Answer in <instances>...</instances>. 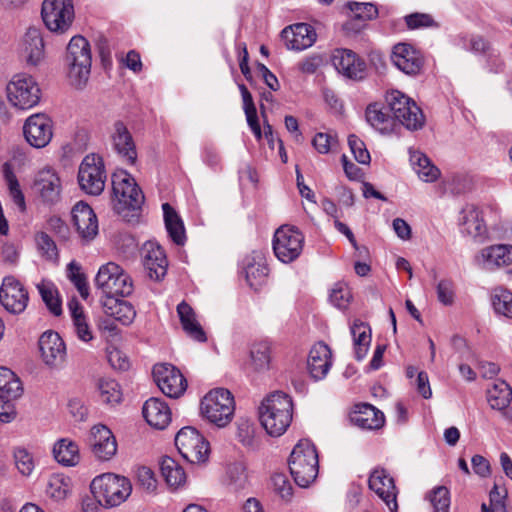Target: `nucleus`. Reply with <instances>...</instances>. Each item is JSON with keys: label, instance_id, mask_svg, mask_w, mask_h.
<instances>
[{"label": "nucleus", "instance_id": "obj_31", "mask_svg": "<svg viewBox=\"0 0 512 512\" xmlns=\"http://www.w3.org/2000/svg\"><path fill=\"white\" fill-rule=\"evenodd\" d=\"M142 413L146 422L158 430L165 429L171 422V410L160 398L148 399L143 405Z\"/></svg>", "mask_w": 512, "mask_h": 512}, {"label": "nucleus", "instance_id": "obj_42", "mask_svg": "<svg viewBox=\"0 0 512 512\" xmlns=\"http://www.w3.org/2000/svg\"><path fill=\"white\" fill-rule=\"evenodd\" d=\"M23 388L20 379L7 367H0V399L13 401L20 397Z\"/></svg>", "mask_w": 512, "mask_h": 512}, {"label": "nucleus", "instance_id": "obj_38", "mask_svg": "<svg viewBox=\"0 0 512 512\" xmlns=\"http://www.w3.org/2000/svg\"><path fill=\"white\" fill-rule=\"evenodd\" d=\"M350 332L353 338L355 358L361 361L366 357L371 344V328L367 323L356 319L350 326Z\"/></svg>", "mask_w": 512, "mask_h": 512}, {"label": "nucleus", "instance_id": "obj_32", "mask_svg": "<svg viewBox=\"0 0 512 512\" xmlns=\"http://www.w3.org/2000/svg\"><path fill=\"white\" fill-rule=\"evenodd\" d=\"M350 418L356 426L365 430L380 429L385 423L383 412L366 403L357 405Z\"/></svg>", "mask_w": 512, "mask_h": 512}, {"label": "nucleus", "instance_id": "obj_8", "mask_svg": "<svg viewBox=\"0 0 512 512\" xmlns=\"http://www.w3.org/2000/svg\"><path fill=\"white\" fill-rule=\"evenodd\" d=\"M385 100L394 122L398 121L405 128L412 131L423 127L425 117L411 98L398 90H392L386 94Z\"/></svg>", "mask_w": 512, "mask_h": 512}, {"label": "nucleus", "instance_id": "obj_41", "mask_svg": "<svg viewBox=\"0 0 512 512\" xmlns=\"http://www.w3.org/2000/svg\"><path fill=\"white\" fill-rule=\"evenodd\" d=\"M165 227L171 240L177 245H183L186 240L185 228L181 218L169 203L162 205Z\"/></svg>", "mask_w": 512, "mask_h": 512}, {"label": "nucleus", "instance_id": "obj_11", "mask_svg": "<svg viewBox=\"0 0 512 512\" xmlns=\"http://www.w3.org/2000/svg\"><path fill=\"white\" fill-rule=\"evenodd\" d=\"M180 455L192 464L204 463L210 454L209 442L193 427H183L175 437Z\"/></svg>", "mask_w": 512, "mask_h": 512}, {"label": "nucleus", "instance_id": "obj_30", "mask_svg": "<svg viewBox=\"0 0 512 512\" xmlns=\"http://www.w3.org/2000/svg\"><path fill=\"white\" fill-rule=\"evenodd\" d=\"M241 268L247 284L254 289H257L268 275V267L261 252L253 251L247 255L242 260Z\"/></svg>", "mask_w": 512, "mask_h": 512}, {"label": "nucleus", "instance_id": "obj_19", "mask_svg": "<svg viewBox=\"0 0 512 512\" xmlns=\"http://www.w3.org/2000/svg\"><path fill=\"white\" fill-rule=\"evenodd\" d=\"M107 133L112 149L128 164H134L137 159L136 146L126 124L116 120L107 128Z\"/></svg>", "mask_w": 512, "mask_h": 512}, {"label": "nucleus", "instance_id": "obj_17", "mask_svg": "<svg viewBox=\"0 0 512 512\" xmlns=\"http://www.w3.org/2000/svg\"><path fill=\"white\" fill-rule=\"evenodd\" d=\"M33 190L44 204L55 205L61 200L62 181L54 169L43 168L35 175Z\"/></svg>", "mask_w": 512, "mask_h": 512}, {"label": "nucleus", "instance_id": "obj_28", "mask_svg": "<svg viewBox=\"0 0 512 512\" xmlns=\"http://www.w3.org/2000/svg\"><path fill=\"white\" fill-rule=\"evenodd\" d=\"M391 60L400 71L407 75L419 73L423 64L420 53L407 43H399L394 46Z\"/></svg>", "mask_w": 512, "mask_h": 512}, {"label": "nucleus", "instance_id": "obj_48", "mask_svg": "<svg viewBox=\"0 0 512 512\" xmlns=\"http://www.w3.org/2000/svg\"><path fill=\"white\" fill-rule=\"evenodd\" d=\"M70 491V479L60 474H54L49 478L46 495L56 501L66 498Z\"/></svg>", "mask_w": 512, "mask_h": 512}, {"label": "nucleus", "instance_id": "obj_36", "mask_svg": "<svg viewBox=\"0 0 512 512\" xmlns=\"http://www.w3.org/2000/svg\"><path fill=\"white\" fill-rule=\"evenodd\" d=\"M68 309L77 338L83 342L91 341L94 335L83 306L75 298H72L68 302Z\"/></svg>", "mask_w": 512, "mask_h": 512}, {"label": "nucleus", "instance_id": "obj_54", "mask_svg": "<svg viewBox=\"0 0 512 512\" xmlns=\"http://www.w3.org/2000/svg\"><path fill=\"white\" fill-rule=\"evenodd\" d=\"M228 485L234 490L242 489L248 482L246 467L241 462L230 464L227 469Z\"/></svg>", "mask_w": 512, "mask_h": 512}, {"label": "nucleus", "instance_id": "obj_20", "mask_svg": "<svg viewBox=\"0 0 512 512\" xmlns=\"http://www.w3.org/2000/svg\"><path fill=\"white\" fill-rule=\"evenodd\" d=\"M332 64L347 79L360 81L367 75L366 62L350 49H336L332 55Z\"/></svg>", "mask_w": 512, "mask_h": 512}, {"label": "nucleus", "instance_id": "obj_55", "mask_svg": "<svg viewBox=\"0 0 512 512\" xmlns=\"http://www.w3.org/2000/svg\"><path fill=\"white\" fill-rule=\"evenodd\" d=\"M356 19L370 21L378 16V8L371 2L350 1L346 4Z\"/></svg>", "mask_w": 512, "mask_h": 512}, {"label": "nucleus", "instance_id": "obj_23", "mask_svg": "<svg viewBox=\"0 0 512 512\" xmlns=\"http://www.w3.org/2000/svg\"><path fill=\"white\" fill-rule=\"evenodd\" d=\"M368 485L369 489L386 504L391 512L397 511V489L394 479L385 469H374L369 476Z\"/></svg>", "mask_w": 512, "mask_h": 512}, {"label": "nucleus", "instance_id": "obj_3", "mask_svg": "<svg viewBox=\"0 0 512 512\" xmlns=\"http://www.w3.org/2000/svg\"><path fill=\"white\" fill-rule=\"evenodd\" d=\"M92 56L89 42L82 36L71 38L65 57L67 77L72 86L83 87L90 76Z\"/></svg>", "mask_w": 512, "mask_h": 512}, {"label": "nucleus", "instance_id": "obj_5", "mask_svg": "<svg viewBox=\"0 0 512 512\" xmlns=\"http://www.w3.org/2000/svg\"><path fill=\"white\" fill-rule=\"evenodd\" d=\"M234 410L233 395L225 388L209 391L200 403L201 416L219 428L227 426L232 421Z\"/></svg>", "mask_w": 512, "mask_h": 512}, {"label": "nucleus", "instance_id": "obj_43", "mask_svg": "<svg viewBox=\"0 0 512 512\" xmlns=\"http://www.w3.org/2000/svg\"><path fill=\"white\" fill-rule=\"evenodd\" d=\"M487 400L491 408L506 409L512 400V389L503 380H496L487 391Z\"/></svg>", "mask_w": 512, "mask_h": 512}, {"label": "nucleus", "instance_id": "obj_4", "mask_svg": "<svg viewBox=\"0 0 512 512\" xmlns=\"http://www.w3.org/2000/svg\"><path fill=\"white\" fill-rule=\"evenodd\" d=\"M90 488L95 499L104 507L122 504L132 492L130 480L114 473H104L95 477Z\"/></svg>", "mask_w": 512, "mask_h": 512}, {"label": "nucleus", "instance_id": "obj_47", "mask_svg": "<svg viewBox=\"0 0 512 512\" xmlns=\"http://www.w3.org/2000/svg\"><path fill=\"white\" fill-rule=\"evenodd\" d=\"M37 288L49 311L55 316L61 315L62 305L55 285L49 281H42L37 285Z\"/></svg>", "mask_w": 512, "mask_h": 512}, {"label": "nucleus", "instance_id": "obj_57", "mask_svg": "<svg viewBox=\"0 0 512 512\" xmlns=\"http://www.w3.org/2000/svg\"><path fill=\"white\" fill-rule=\"evenodd\" d=\"M437 300L444 306H452L455 302V284L451 279H441L436 285Z\"/></svg>", "mask_w": 512, "mask_h": 512}, {"label": "nucleus", "instance_id": "obj_35", "mask_svg": "<svg viewBox=\"0 0 512 512\" xmlns=\"http://www.w3.org/2000/svg\"><path fill=\"white\" fill-rule=\"evenodd\" d=\"M23 57L27 64L36 66L44 59V43L36 28L27 30L23 41Z\"/></svg>", "mask_w": 512, "mask_h": 512}, {"label": "nucleus", "instance_id": "obj_45", "mask_svg": "<svg viewBox=\"0 0 512 512\" xmlns=\"http://www.w3.org/2000/svg\"><path fill=\"white\" fill-rule=\"evenodd\" d=\"M236 437L245 447L256 450L260 446V440L256 436V427L253 421L240 418L237 423Z\"/></svg>", "mask_w": 512, "mask_h": 512}, {"label": "nucleus", "instance_id": "obj_1", "mask_svg": "<svg viewBox=\"0 0 512 512\" xmlns=\"http://www.w3.org/2000/svg\"><path fill=\"white\" fill-rule=\"evenodd\" d=\"M293 417V401L290 395L276 391L269 394L259 407L260 423L272 437H279L290 426Z\"/></svg>", "mask_w": 512, "mask_h": 512}, {"label": "nucleus", "instance_id": "obj_60", "mask_svg": "<svg viewBox=\"0 0 512 512\" xmlns=\"http://www.w3.org/2000/svg\"><path fill=\"white\" fill-rule=\"evenodd\" d=\"M348 145L355 160L360 164H369L370 154L364 144V142L356 135H350L348 137Z\"/></svg>", "mask_w": 512, "mask_h": 512}, {"label": "nucleus", "instance_id": "obj_52", "mask_svg": "<svg viewBox=\"0 0 512 512\" xmlns=\"http://www.w3.org/2000/svg\"><path fill=\"white\" fill-rule=\"evenodd\" d=\"M4 176L8 185L9 194L13 202L21 211L26 208L25 197L15 174L9 169L8 164L4 165Z\"/></svg>", "mask_w": 512, "mask_h": 512}, {"label": "nucleus", "instance_id": "obj_39", "mask_svg": "<svg viewBox=\"0 0 512 512\" xmlns=\"http://www.w3.org/2000/svg\"><path fill=\"white\" fill-rule=\"evenodd\" d=\"M410 163L418 177L424 182H434L440 176V170L420 151L410 150Z\"/></svg>", "mask_w": 512, "mask_h": 512}, {"label": "nucleus", "instance_id": "obj_56", "mask_svg": "<svg viewBox=\"0 0 512 512\" xmlns=\"http://www.w3.org/2000/svg\"><path fill=\"white\" fill-rule=\"evenodd\" d=\"M352 300V294L348 285L344 282L334 284L330 293L331 303L338 309H347Z\"/></svg>", "mask_w": 512, "mask_h": 512}, {"label": "nucleus", "instance_id": "obj_6", "mask_svg": "<svg viewBox=\"0 0 512 512\" xmlns=\"http://www.w3.org/2000/svg\"><path fill=\"white\" fill-rule=\"evenodd\" d=\"M95 285L106 298L128 297L134 290L131 276L114 262H108L99 268Z\"/></svg>", "mask_w": 512, "mask_h": 512}, {"label": "nucleus", "instance_id": "obj_24", "mask_svg": "<svg viewBox=\"0 0 512 512\" xmlns=\"http://www.w3.org/2000/svg\"><path fill=\"white\" fill-rule=\"evenodd\" d=\"M72 221L78 236L84 242L92 241L98 234V219L93 209L82 201L72 208Z\"/></svg>", "mask_w": 512, "mask_h": 512}, {"label": "nucleus", "instance_id": "obj_49", "mask_svg": "<svg viewBox=\"0 0 512 512\" xmlns=\"http://www.w3.org/2000/svg\"><path fill=\"white\" fill-rule=\"evenodd\" d=\"M100 400L105 404H118L122 399L119 384L113 379H101L98 383Z\"/></svg>", "mask_w": 512, "mask_h": 512}, {"label": "nucleus", "instance_id": "obj_21", "mask_svg": "<svg viewBox=\"0 0 512 512\" xmlns=\"http://www.w3.org/2000/svg\"><path fill=\"white\" fill-rule=\"evenodd\" d=\"M89 445L93 456L99 461L111 460L118 447L114 434L103 424H97L91 428Z\"/></svg>", "mask_w": 512, "mask_h": 512}, {"label": "nucleus", "instance_id": "obj_53", "mask_svg": "<svg viewBox=\"0 0 512 512\" xmlns=\"http://www.w3.org/2000/svg\"><path fill=\"white\" fill-rule=\"evenodd\" d=\"M67 277L74 284L81 297L87 299L89 296V287L86 277L81 271V266L78 263L72 261L68 264Z\"/></svg>", "mask_w": 512, "mask_h": 512}, {"label": "nucleus", "instance_id": "obj_25", "mask_svg": "<svg viewBox=\"0 0 512 512\" xmlns=\"http://www.w3.org/2000/svg\"><path fill=\"white\" fill-rule=\"evenodd\" d=\"M44 363L51 368L61 367L66 359V346L57 332L46 331L39 338Z\"/></svg>", "mask_w": 512, "mask_h": 512}, {"label": "nucleus", "instance_id": "obj_9", "mask_svg": "<svg viewBox=\"0 0 512 512\" xmlns=\"http://www.w3.org/2000/svg\"><path fill=\"white\" fill-rule=\"evenodd\" d=\"M40 88L35 79L25 73L15 74L6 86L9 103L19 109H30L40 101Z\"/></svg>", "mask_w": 512, "mask_h": 512}, {"label": "nucleus", "instance_id": "obj_46", "mask_svg": "<svg viewBox=\"0 0 512 512\" xmlns=\"http://www.w3.org/2000/svg\"><path fill=\"white\" fill-rule=\"evenodd\" d=\"M250 358L256 371H266L271 365V345L267 341L254 343L250 349Z\"/></svg>", "mask_w": 512, "mask_h": 512}, {"label": "nucleus", "instance_id": "obj_14", "mask_svg": "<svg viewBox=\"0 0 512 512\" xmlns=\"http://www.w3.org/2000/svg\"><path fill=\"white\" fill-rule=\"evenodd\" d=\"M153 377L162 393L170 398H178L186 391V379L180 370L171 364L154 365Z\"/></svg>", "mask_w": 512, "mask_h": 512}, {"label": "nucleus", "instance_id": "obj_18", "mask_svg": "<svg viewBox=\"0 0 512 512\" xmlns=\"http://www.w3.org/2000/svg\"><path fill=\"white\" fill-rule=\"evenodd\" d=\"M473 263L479 269L493 272L501 267L512 264V245L494 244L479 250Z\"/></svg>", "mask_w": 512, "mask_h": 512}, {"label": "nucleus", "instance_id": "obj_62", "mask_svg": "<svg viewBox=\"0 0 512 512\" xmlns=\"http://www.w3.org/2000/svg\"><path fill=\"white\" fill-rule=\"evenodd\" d=\"M504 498L505 495H502L494 486L490 491L489 504H482V512H507Z\"/></svg>", "mask_w": 512, "mask_h": 512}, {"label": "nucleus", "instance_id": "obj_50", "mask_svg": "<svg viewBox=\"0 0 512 512\" xmlns=\"http://www.w3.org/2000/svg\"><path fill=\"white\" fill-rule=\"evenodd\" d=\"M492 304L495 312L506 318L512 319V292L498 288L494 291Z\"/></svg>", "mask_w": 512, "mask_h": 512}, {"label": "nucleus", "instance_id": "obj_63", "mask_svg": "<svg viewBox=\"0 0 512 512\" xmlns=\"http://www.w3.org/2000/svg\"><path fill=\"white\" fill-rule=\"evenodd\" d=\"M405 22L410 29L431 27L435 24L432 16L426 13H412L405 16Z\"/></svg>", "mask_w": 512, "mask_h": 512}, {"label": "nucleus", "instance_id": "obj_12", "mask_svg": "<svg viewBox=\"0 0 512 512\" xmlns=\"http://www.w3.org/2000/svg\"><path fill=\"white\" fill-rule=\"evenodd\" d=\"M106 181V172L103 159L96 154H89L82 160L78 182L83 191L90 195H99L103 192Z\"/></svg>", "mask_w": 512, "mask_h": 512}, {"label": "nucleus", "instance_id": "obj_16", "mask_svg": "<svg viewBox=\"0 0 512 512\" xmlns=\"http://www.w3.org/2000/svg\"><path fill=\"white\" fill-rule=\"evenodd\" d=\"M458 224L460 232L471 237L478 243H483L488 235L483 211L475 204H466L459 212Z\"/></svg>", "mask_w": 512, "mask_h": 512}, {"label": "nucleus", "instance_id": "obj_59", "mask_svg": "<svg viewBox=\"0 0 512 512\" xmlns=\"http://www.w3.org/2000/svg\"><path fill=\"white\" fill-rule=\"evenodd\" d=\"M272 487L282 499L288 501L293 494V488L286 475L282 473H275L271 477Z\"/></svg>", "mask_w": 512, "mask_h": 512}, {"label": "nucleus", "instance_id": "obj_33", "mask_svg": "<svg viewBox=\"0 0 512 512\" xmlns=\"http://www.w3.org/2000/svg\"><path fill=\"white\" fill-rule=\"evenodd\" d=\"M177 314L185 333L193 340L205 342L207 340L206 333L197 320L193 308L182 301L177 305Z\"/></svg>", "mask_w": 512, "mask_h": 512}, {"label": "nucleus", "instance_id": "obj_13", "mask_svg": "<svg viewBox=\"0 0 512 512\" xmlns=\"http://www.w3.org/2000/svg\"><path fill=\"white\" fill-rule=\"evenodd\" d=\"M45 26L56 33L66 32L74 20L72 0H44L41 11Z\"/></svg>", "mask_w": 512, "mask_h": 512}, {"label": "nucleus", "instance_id": "obj_7", "mask_svg": "<svg viewBox=\"0 0 512 512\" xmlns=\"http://www.w3.org/2000/svg\"><path fill=\"white\" fill-rule=\"evenodd\" d=\"M114 208L121 214L125 210L140 209L144 195L135 179L125 170H118L112 175Z\"/></svg>", "mask_w": 512, "mask_h": 512}, {"label": "nucleus", "instance_id": "obj_34", "mask_svg": "<svg viewBox=\"0 0 512 512\" xmlns=\"http://www.w3.org/2000/svg\"><path fill=\"white\" fill-rule=\"evenodd\" d=\"M365 117L368 124L381 133H390L394 129L395 122L388 105L369 104L365 110Z\"/></svg>", "mask_w": 512, "mask_h": 512}, {"label": "nucleus", "instance_id": "obj_61", "mask_svg": "<svg viewBox=\"0 0 512 512\" xmlns=\"http://www.w3.org/2000/svg\"><path fill=\"white\" fill-rule=\"evenodd\" d=\"M313 147L321 154H327L338 145L337 138L328 133H317L312 140Z\"/></svg>", "mask_w": 512, "mask_h": 512}, {"label": "nucleus", "instance_id": "obj_22", "mask_svg": "<svg viewBox=\"0 0 512 512\" xmlns=\"http://www.w3.org/2000/svg\"><path fill=\"white\" fill-rule=\"evenodd\" d=\"M23 132L32 147L43 148L53 136L52 120L45 114L31 115L24 124Z\"/></svg>", "mask_w": 512, "mask_h": 512}, {"label": "nucleus", "instance_id": "obj_64", "mask_svg": "<svg viewBox=\"0 0 512 512\" xmlns=\"http://www.w3.org/2000/svg\"><path fill=\"white\" fill-rule=\"evenodd\" d=\"M36 242L39 250L48 259H53L57 256V248L54 241L44 232H41L36 237Z\"/></svg>", "mask_w": 512, "mask_h": 512}, {"label": "nucleus", "instance_id": "obj_10", "mask_svg": "<svg viewBox=\"0 0 512 512\" xmlns=\"http://www.w3.org/2000/svg\"><path fill=\"white\" fill-rule=\"evenodd\" d=\"M305 237L290 225L279 227L273 238V251L278 260L288 264L298 259L303 251Z\"/></svg>", "mask_w": 512, "mask_h": 512}, {"label": "nucleus", "instance_id": "obj_58", "mask_svg": "<svg viewBox=\"0 0 512 512\" xmlns=\"http://www.w3.org/2000/svg\"><path fill=\"white\" fill-rule=\"evenodd\" d=\"M429 500L435 512H449L450 496L449 491L444 486H439L432 490Z\"/></svg>", "mask_w": 512, "mask_h": 512}, {"label": "nucleus", "instance_id": "obj_40", "mask_svg": "<svg viewBox=\"0 0 512 512\" xmlns=\"http://www.w3.org/2000/svg\"><path fill=\"white\" fill-rule=\"evenodd\" d=\"M53 455L59 464L67 467L77 465L80 460L78 445L68 438H62L55 443Z\"/></svg>", "mask_w": 512, "mask_h": 512}, {"label": "nucleus", "instance_id": "obj_29", "mask_svg": "<svg viewBox=\"0 0 512 512\" xmlns=\"http://www.w3.org/2000/svg\"><path fill=\"white\" fill-rule=\"evenodd\" d=\"M332 366V353L329 346L323 342L315 344L309 352L307 368L311 377L322 380Z\"/></svg>", "mask_w": 512, "mask_h": 512}, {"label": "nucleus", "instance_id": "obj_37", "mask_svg": "<svg viewBox=\"0 0 512 512\" xmlns=\"http://www.w3.org/2000/svg\"><path fill=\"white\" fill-rule=\"evenodd\" d=\"M103 309L106 315L113 317L123 325L131 324L136 316V311L132 304L117 297L105 298Z\"/></svg>", "mask_w": 512, "mask_h": 512}, {"label": "nucleus", "instance_id": "obj_27", "mask_svg": "<svg viewBox=\"0 0 512 512\" xmlns=\"http://www.w3.org/2000/svg\"><path fill=\"white\" fill-rule=\"evenodd\" d=\"M143 264L151 279L160 280L166 275L168 261L164 250L158 243L148 241L144 244Z\"/></svg>", "mask_w": 512, "mask_h": 512}, {"label": "nucleus", "instance_id": "obj_44", "mask_svg": "<svg viewBox=\"0 0 512 512\" xmlns=\"http://www.w3.org/2000/svg\"><path fill=\"white\" fill-rule=\"evenodd\" d=\"M161 475L172 488L185 484L186 473L183 467L171 457H164L160 463Z\"/></svg>", "mask_w": 512, "mask_h": 512}, {"label": "nucleus", "instance_id": "obj_26", "mask_svg": "<svg viewBox=\"0 0 512 512\" xmlns=\"http://www.w3.org/2000/svg\"><path fill=\"white\" fill-rule=\"evenodd\" d=\"M281 37L287 49L302 51L314 44L317 35L311 25L297 23L283 29Z\"/></svg>", "mask_w": 512, "mask_h": 512}, {"label": "nucleus", "instance_id": "obj_15", "mask_svg": "<svg viewBox=\"0 0 512 512\" xmlns=\"http://www.w3.org/2000/svg\"><path fill=\"white\" fill-rule=\"evenodd\" d=\"M29 302V294L24 285L14 278L7 276L0 287V303L10 314L18 315L25 311Z\"/></svg>", "mask_w": 512, "mask_h": 512}, {"label": "nucleus", "instance_id": "obj_2", "mask_svg": "<svg viewBox=\"0 0 512 512\" xmlns=\"http://www.w3.org/2000/svg\"><path fill=\"white\" fill-rule=\"evenodd\" d=\"M290 473L295 483L306 488L318 475V454L313 443L308 439L300 440L293 448L289 459Z\"/></svg>", "mask_w": 512, "mask_h": 512}, {"label": "nucleus", "instance_id": "obj_51", "mask_svg": "<svg viewBox=\"0 0 512 512\" xmlns=\"http://www.w3.org/2000/svg\"><path fill=\"white\" fill-rule=\"evenodd\" d=\"M14 463L20 474L30 476L35 468V460L30 451L24 447H16L13 451Z\"/></svg>", "mask_w": 512, "mask_h": 512}]
</instances>
